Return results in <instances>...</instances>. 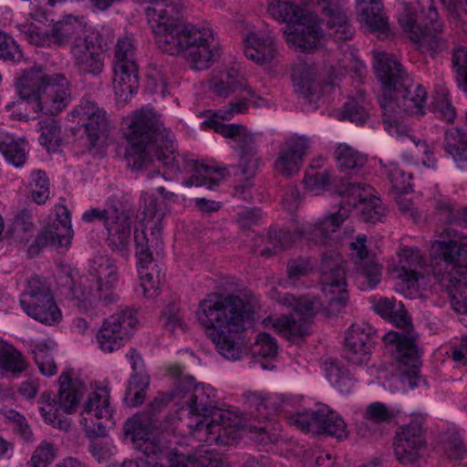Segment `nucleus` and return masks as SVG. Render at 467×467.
Instances as JSON below:
<instances>
[{
  "mask_svg": "<svg viewBox=\"0 0 467 467\" xmlns=\"http://www.w3.org/2000/svg\"><path fill=\"white\" fill-rule=\"evenodd\" d=\"M376 73L384 90L379 104L385 130L390 135H401L406 127L398 118L401 114L422 115L427 92L422 85L415 82L401 65L386 53L376 56Z\"/></svg>",
  "mask_w": 467,
  "mask_h": 467,
  "instance_id": "f257e3e1",
  "label": "nucleus"
},
{
  "mask_svg": "<svg viewBox=\"0 0 467 467\" xmlns=\"http://www.w3.org/2000/svg\"><path fill=\"white\" fill-rule=\"evenodd\" d=\"M174 397L185 399L192 416L201 417L192 435L199 441L226 445L238 438V421L229 411L217 407L216 391L211 386L195 384L192 376H182L177 381Z\"/></svg>",
  "mask_w": 467,
  "mask_h": 467,
  "instance_id": "f03ea898",
  "label": "nucleus"
},
{
  "mask_svg": "<svg viewBox=\"0 0 467 467\" xmlns=\"http://www.w3.org/2000/svg\"><path fill=\"white\" fill-rule=\"evenodd\" d=\"M126 137L129 142L126 160L132 170H146L158 161L171 172L180 171L174 135L152 109H142L133 113Z\"/></svg>",
  "mask_w": 467,
  "mask_h": 467,
  "instance_id": "7ed1b4c3",
  "label": "nucleus"
},
{
  "mask_svg": "<svg viewBox=\"0 0 467 467\" xmlns=\"http://www.w3.org/2000/svg\"><path fill=\"white\" fill-rule=\"evenodd\" d=\"M253 305L237 296L211 295L200 304L196 313L200 324L210 330L209 336L220 355L227 359H240L242 347L236 335L253 314Z\"/></svg>",
  "mask_w": 467,
  "mask_h": 467,
  "instance_id": "20e7f679",
  "label": "nucleus"
},
{
  "mask_svg": "<svg viewBox=\"0 0 467 467\" xmlns=\"http://www.w3.org/2000/svg\"><path fill=\"white\" fill-rule=\"evenodd\" d=\"M436 264L433 275L448 293L453 310L467 314V235L452 228L444 229L431 246Z\"/></svg>",
  "mask_w": 467,
  "mask_h": 467,
  "instance_id": "39448f33",
  "label": "nucleus"
},
{
  "mask_svg": "<svg viewBox=\"0 0 467 467\" xmlns=\"http://www.w3.org/2000/svg\"><path fill=\"white\" fill-rule=\"evenodd\" d=\"M125 434L130 436L138 451V462L124 461L119 467H222L220 460L209 451L184 455L171 448L167 432H149L138 419L126 421Z\"/></svg>",
  "mask_w": 467,
  "mask_h": 467,
  "instance_id": "423d86ee",
  "label": "nucleus"
},
{
  "mask_svg": "<svg viewBox=\"0 0 467 467\" xmlns=\"http://www.w3.org/2000/svg\"><path fill=\"white\" fill-rule=\"evenodd\" d=\"M16 88L20 99L6 104L8 110L16 105L22 109L32 104L36 111L54 116L62 111L69 100L68 83L62 74H31L20 78Z\"/></svg>",
  "mask_w": 467,
  "mask_h": 467,
  "instance_id": "0eeeda50",
  "label": "nucleus"
},
{
  "mask_svg": "<svg viewBox=\"0 0 467 467\" xmlns=\"http://www.w3.org/2000/svg\"><path fill=\"white\" fill-rule=\"evenodd\" d=\"M89 273L96 289L90 286L88 278L79 277L73 281L70 288V300L82 312L93 309L98 302L108 305L118 299L115 288L118 284L117 266L106 255L98 254L90 262Z\"/></svg>",
  "mask_w": 467,
  "mask_h": 467,
  "instance_id": "6e6552de",
  "label": "nucleus"
},
{
  "mask_svg": "<svg viewBox=\"0 0 467 467\" xmlns=\"http://www.w3.org/2000/svg\"><path fill=\"white\" fill-rule=\"evenodd\" d=\"M348 216V209L346 206H340L337 213L324 217L315 224H305L295 234L281 229H271L265 236L260 237L265 247L258 251V254L261 256L269 257L279 250L288 248L299 237L316 245L333 247L336 244L333 234Z\"/></svg>",
  "mask_w": 467,
  "mask_h": 467,
  "instance_id": "1a4fd4ad",
  "label": "nucleus"
},
{
  "mask_svg": "<svg viewBox=\"0 0 467 467\" xmlns=\"http://www.w3.org/2000/svg\"><path fill=\"white\" fill-rule=\"evenodd\" d=\"M267 11L273 18L288 24L285 34L289 45L303 52L317 47L323 36L319 23L312 15L304 16L293 0H267Z\"/></svg>",
  "mask_w": 467,
  "mask_h": 467,
  "instance_id": "9d476101",
  "label": "nucleus"
},
{
  "mask_svg": "<svg viewBox=\"0 0 467 467\" xmlns=\"http://www.w3.org/2000/svg\"><path fill=\"white\" fill-rule=\"evenodd\" d=\"M422 13L428 12L424 27L417 23V14L409 4L403 5V11L399 16V23L409 34L417 48L431 57L443 52L448 48V41L444 36L443 24L438 19V12L433 0H416Z\"/></svg>",
  "mask_w": 467,
  "mask_h": 467,
  "instance_id": "9b49d317",
  "label": "nucleus"
},
{
  "mask_svg": "<svg viewBox=\"0 0 467 467\" xmlns=\"http://www.w3.org/2000/svg\"><path fill=\"white\" fill-rule=\"evenodd\" d=\"M57 395L44 391L38 400L39 411L44 421L60 431H68L71 420L67 417L73 413L85 392V385L73 380L67 372H63L58 379Z\"/></svg>",
  "mask_w": 467,
  "mask_h": 467,
  "instance_id": "f8f14e48",
  "label": "nucleus"
},
{
  "mask_svg": "<svg viewBox=\"0 0 467 467\" xmlns=\"http://www.w3.org/2000/svg\"><path fill=\"white\" fill-rule=\"evenodd\" d=\"M270 296L280 305L291 307L293 312L290 317H267L263 320V325L265 327H273L289 340L306 335L311 319L319 306V301L314 297L296 298L290 294L281 295L275 289L270 292Z\"/></svg>",
  "mask_w": 467,
  "mask_h": 467,
  "instance_id": "ddd939ff",
  "label": "nucleus"
},
{
  "mask_svg": "<svg viewBox=\"0 0 467 467\" xmlns=\"http://www.w3.org/2000/svg\"><path fill=\"white\" fill-rule=\"evenodd\" d=\"M19 31L32 45L49 47H63L69 45V49L78 39H83L91 29L84 16H67L53 25L51 29L42 28L32 24H21Z\"/></svg>",
  "mask_w": 467,
  "mask_h": 467,
  "instance_id": "4468645a",
  "label": "nucleus"
},
{
  "mask_svg": "<svg viewBox=\"0 0 467 467\" xmlns=\"http://www.w3.org/2000/svg\"><path fill=\"white\" fill-rule=\"evenodd\" d=\"M402 332L389 331L383 336L389 351L398 362L400 372L415 374L418 363L416 336L411 329V320L400 303V310L395 309L393 316L388 318Z\"/></svg>",
  "mask_w": 467,
  "mask_h": 467,
  "instance_id": "2eb2a0df",
  "label": "nucleus"
},
{
  "mask_svg": "<svg viewBox=\"0 0 467 467\" xmlns=\"http://www.w3.org/2000/svg\"><path fill=\"white\" fill-rule=\"evenodd\" d=\"M20 306L27 316L45 325L54 326L62 320L50 284L39 275L27 280L20 296Z\"/></svg>",
  "mask_w": 467,
  "mask_h": 467,
  "instance_id": "dca6fc26",
  "label": "nucleus"
},
{
  "mask_svg": "<svg viewBox=\"0 0 467 467\" xmlns=\"http://www.w3.org/2000/svg\"><path fill=\"white\" fill-rule=\"evenodd\" d=\"M202 125L225 138L234 140L241 150L239 166L244 178V182L238 185L236 191L243 193L244 190L251 188L260 162L253 134L244 125L224 124L213 119L204 120Z\"/></svg>",
  "mask_w": 467,
  "mask_h": 467,
  "instance_id": "f3484780",
  "label": "nucleus"
},
{
  "mask_svg": "<svg viewBox=\"0 0 467 467\" xmlns=\"http://www.w3.org/2000/svg\"><path fill=\"white\" fill-rule=\"evenodd\" d=\"M113 72L115 96L126 102L139 88L136 46L130 36L119 37L115 45Z\"/></svg>",
  "mask_w": 467,
  "mask_h": 467,
  "instance_id": "a211bd4d",
  "label": "nucleus"
},
{
  "mask_svg": "<svg viewBox=\"0 0 467 467\" xmlns=\"http://www.w3.org/2000/svg\"><path fill=\"white\" fill-rule=\"evenodd\" d=\"M320 285L331 312H339L348 301L345 262L336 250L322 255Z\"/></svg>",
  "mask_w": 467,
  "mask_h": 467,
  "instance_id": "6ab92c4d",
  "label": "nucleus"
},
{
  "mask_svg": "<svg viewBox=\"0 0 467 467\" xmlns=\"http://www.w3.org/2000/svg\"><path fill=\"white\" fill-rule=\"evenodd\" d=\"M72 65L81 77L99 78L105 69L104 43L98 29H91L70 48Z\"/></svg>",
  "mask_w": 467,
  "mask_h": 467,
  "instance_id": "aec40b11",
  "label": "nucleus"
},
{
  "mask_svg": "<svg viewBox=\"0 0 467 467\" xmlns=\"http://www.w3.org/2000/svg\"><path fill=\"white\" fill-rule=\"evenodd\" d=\"M112 409L107 389H99L89 394L83 405L80 423L88 436H104L107 429L114 425Z\"/></svg>",
  "mask_w": 467,
  "mask_h": 467,
  "instance_id": "412c9836",
  "label": "nucleus"
},
{
  "mask_svg": "<svg viewBox=\"0 0 467 467\" xmlns=\"http://www.w3.org/2000/svg\"><path fill=\"white\" fill-rule=\"evenodd\" d=\"M137 323L136 316L130 309H122L111 315L97 334L99 348L107 353L119 349L130 338Z\"/></svg>",
  "mask_w": 467,
  "mask_h": 467,
  "instance_id": "4be33fe9",
  "label": "nucleus"
},
{
  "mask_svg": "<svg viewBox=\"0 0 467 467\" xmlns=\"http://www.w3.org/2000/svg\"><path fill=\"white\" fill-rule=\"evenodd\" d=\"M423 425L424 418L418 416L397 430L393 447L400 462L413 463L420 458V451L427 443Z\"/></svg>",
  "mask_w": 467,
  "mask_h": 467,
  "instance_id": "5701e85b",
  "label": "nucleus"
},
{
  "mask_svg": "<svg viewBox=\"0 0 467 467\" xmlns=\"http://www.w3.org/2000/svg\"><path fill=\"white\" fill-rule=\"evenodd\" d=\"M373 189L362 182H348L341 194L347 198V204L359 206V219L375 223L381 222L386 215V208L381 201L372 193Z\"/></svg>",
  "mask_w": 467,
  "mask_h": 467,
  "instance_id": "b1692460",
  "label": "nucleus"
},
{
  "mask_svg": "<svg viewBox=\"0 0 467 467\" xmlns=\"http://www.w3.org/2000/svg\"><path fill=\"white\" fill-rule=\"evenodd\" d=\"M367 236L358 234L349 244L350 255L354 260L361 289H373L381 280V266L367 249Z\"/></svg>",
  "mask_w": 467,
  "mask_h": 467,
  "instance_id": "393cba45",
  "label": "nucleus"
},
{
  "mask_svg": "<svg viewBox=\"0 0 467 467\" xmlns=\"http://www.w3.org/2000/svg\"><path fill=\"white\" fill-rule=\"evenodd\" d=\"M376 330L368 323L353 324L346 332L344 357L353 364H362L369 358Z\"/></svg>",
  "mask_w": 467,
  "mask_h": 467,
  "instance_id": "a878e982",
  "label": "nucleus"
},
{
  "mask_svg": "<svg viewBox=\"0 0 467 467\" xmlns=\"http://www.w3.org/2000/svg\"><path fill=\"white\" fill-rule=\"evenodd\" d=\"M72 116L78 118V123L84 126L88 139L92 147L97 141L107 136L108 119L106 111L94 101L84 99L72 110Z\"/></svg>",
  "mask_w": 467,
  "mask_h": 467,
  "instance_id": "bb28decb",
  "label": "nucleus"
},
{
  "mask_svg": "<svg viewBox=\"0 0 467 467\" xmlns=\"http://www.w3.org/2000/svg\"><path fill=\"white\" fill-rule=\"evenodd\" d=\"M309 147L310 140L306 137H292L286 140L280 146L274 162L275 171L286 178L298 173Z\"/></svg>",
  "mask_w": 467,
  "mask_h": 467,
  "instance_id": "cd10ccee",
  "label": "nucleus"
},
{
  "mask_svg": "<svg viewBox=\"0 0 467 467\" xmlns=\"http://www.w3.org/2000/svg\"><path fill=\"white\" fill-rule=\"evenodd\" d=\"M56 214L54 222L36 238L37 246L67 247L70 244L73 230L69 211L66 206L58 205L56 207Z\"/></svg>",
  "mask_w": 467,
  "mask_h": 467,
  "instance_id": "c85d7f7f",
  "label": "nucleus"
},
{
  "mask_svg": "<svg viewBox=\"0 0 467 467\" xmlns=\"http://www.w3.org/2000/svg\"><path fill=\"white\" fill-rule=\"evenodd\" d=\"M327 17V35L335 41H347L353 37L354 27L350 25L344 9V0H317Z\"/></svg>",
  "mask_w": 467,
  "mask_h": 467,
  "instance_id": "c756f323",
  "label": "nucleus"
},
{
  "mask_svg": "<svg viewBox=\"0 0 467 467\" xmlns=\"http://www.w3.org/2000/svg\"><path fill=\"white\" fill-rule=\"evenodd\" d=\"M105 228L108 232V245L113 250L124 254L131 238V218L122 210L111 209Z\"/></svg>",
  "mask_w": 467,
  "mask_h": 467,
  "instance_id": "7c9ffc66",
  "label": "nucleus"
},
{
  "mask_svg": "<svg viewBox=\"0 0 467 467\" xmlns=\"http://www.w3.org/2000/svg\"><path fill=\"white\" fill-rule=\"evenodd\" d=\"M185 169L192 172L191 177L182 182L186 187L204 186L213 190L227 174L226 168L204 164L194 160L186 161Z\"/></svg>",
  "mask_w": 467,
  "mask_h": 467,
  "instance_id": "2f4dec72",
  "label": "nucleus"
},
{
  "mask_svg": "<svg viewBox=\"0 0 467 467\" xmlns=\"http://www.w3.org/2000/svg\"><path fill=\"white\" fill-rule=\"evenodd\" d=\"M244 53L248 59L263 65L275 58L277 49L270 35L252 32L244 39Z\"/></svg>",
  "mask_w": 467,
  "mask_h": 467,
  "instance_id": "473e14b6",
  "label": "nucleus"
},
{
  "mask_svg": "<svg viewBox=\"0 0 467 467\" xmlns=\"http://www.w3.org/2000/svg\"><path fill=\"white\" fill-rule=\"evenodd\" d=\"M398 256L397 276L408 288L413 287L419 280L417 268L423 265V257L417 247H403L398 253Z\"/></svg>",
  "mask_w": 467,
  "mask_h": 467,
  "instance_id": "72a5a7b5",
  "label": "nucleus"
},
{
  "mask_svg": "<svg viewBox=\"0 0 467 467\" xmlns=\"http://www.w3.org/2000/svg\"><path fill=\"white\" fill-rule=\"evenodd\" d=\"M317 431L318 434H327L342 441L348 438V431L343 418L327 406L317 409Z\"/></svg>",
  "mask_w": 467,
  "mask_h": 467,
  "instance_id": "f704fd0d",
  "label": "nucleus"
},
{
  "mask_svg": "<svg viewBox=\"0 0 467 467\" xmlns=\"http://www.w3.org/2000/svg\"><path fill=\"white\" fill-rule=\"evenodd\" d=\"M406 131L407 129L401 135H397L398 137H404L403 140L408 146L407 152L402 154L403 159L409 162H421L424 167L436 170L438 161L434 157L431 147L425 140L407 135Z\"/></svg>",
  "mask_w": 467,
  "mask_h": 467,
  "instance_id": "c9c22d12",
  "label": "nucleus"
},
{
  "mask_svg": "<svg viewBox=\"0 0 467 467\" xmlns=\"http://www.w3.org/2000/svg\"><path fill=\"white\" fill-rule=\"evenodd\" d=\"M238 90H245L249 97H254V91L247 87L246 80L238 68L232 67L220 71L218 79L213 84V92L226 98Z\"/></svg>",
  "mask_w": 467,
  "mask_h": 467,
  "instance_id": "e433bc0d",
  "label": "nucleus"
},
{
  "mask_svg": "<svg viewBox=\"0 0 467 467\" xmlns=\"http://www.w3.org/2000/svg\"><path fill=\"white\" fill-rule=\"evenodd\" d=\"M245 401L250 409H254L257 412L256 417L268 420L271 415L285 410L287 402L283 395L272 394L264 396L255 392H249L245 394Z\"/></svg>",
  "mask_w": 467,
  "mask_h": 467,
  "instance_id": "4c0bfd02",
  "label": "nucleus"
},
{
  "mask_svg": "<svg viewBox=\"0 0 467 467\" xmlns=\"http://www.w3.org/2000/svg\"><path fill=\"white\" fill-rule=\"evenodd\" d=\"M443 149L461 170L467 169V133L458 128L445 131Z\"/></svg>",
  "mask_w": 467,
  "mask_h": 467,
  "instance_id": "58836bf2",
  "label": "nucleus"
},
{
  "mask_svg": "<svg viewBox=\"0 0 467 467\" xmlns=\"http://www.w3.org/2000/svg\"><path fill=\"white\" fill-rule=\"evenodd\" d=\"M143 203V218L141 220L144 222L146 230L150 231L152 241L155 240L158 245L163 228L164 210L162 205L151 196L144 197Z\"/></svg>",
  "mask_w": 467,
  "mask_h": 467,
  "instance_id": "ea45409f",
  "label": "nucleus"
},
{
  "mask_svg": "<svg viewBox=\"0 0 467 467\" xmlns=\"http://www.w3.org/2000/svg\"><path fill=\"white\" fill-rule=\"evenodd\" d=\"M393 417L392 412L381 402H373L368 405L364 413V419L358 427L361 436L370 435L375 425L387 422Z\"/></svg>",
  "mask_w": 467,
  "mask_h": 467,
  "instance_id": "a19ab883",
  "label": "nucleus"
},
{
  "mask_svg": "<svg viewBox=\"0 0 467 467\" xmlns=\"http://www.w3.org/2000/svg\"><path fill=\"white\" fill-rule=\"evenodd\" d=\"M26 143L10 134L0 136V152L15 167H21L26 160Z\"/></svg>",
  "mask_w": 467,
  "mask_h": 467,
  "instance_id": "79ce46f5",
  "label": "nucleus"
},
{
  "mask_svg": "<svg viewBox=\"0 0 467 467\" xmlns=\"http://www.w3.org/2000/svg\"><path fill=\"white\" fill-rule=\"evenodd\" d=\"M361 22L372 31H384L388 28L387 17L383 15V5L380 0H360Z\"/></svg>",
  "mask_w": 467,
  "mask_h": 467,
  "instance_id": "37998d69",
  "label": "nucleus"
},
{
  "mask_svg": "<svg viewBox=\"0 0 467 467\" xmlns=\"http://www.w3.org/2000/svg\"><path fill=\"white\" fill-rule=\"evenodd\" d=\"M26 368V360L21 352L13 346L0 340V370L18 374Z\"/></svg>",
  "mask_w": 467,
  "mask_h": 467,
  "instance_id": "c03bdc74",
  "label": "nucleus"
},
{
  "mask_svg": "<svg viewBox=\"0 0 467 467\" xmlns=\"http://www.w3.org/2000/svg\"><path fill=\"white\" fill-rule=\"evenodd\" d=\"M369 102L362 91H358L357 98L348 99L343 108V119H348L356 124H364L369 117Z\"/></svg>",
  "mask_w": 467,
  "mask_h": 467,
  "instance_id": "a18cd8bd",
  "label": "nucleus"
},
{
  "mask_svg": "<svg viewBox=\"0 0 467 467\" xmlns=\"http://www.w3.org/2000/svg\"><path fill=\"white\" fill-rule=\"evenodd\" d=\"M316 77L317 69L313 65L303 61L298 62L292 72L295 89L303 95H307L311 92Z\"/></svg>",
  "mask_w": 467,
  "mask_h": 467,
  "instance_id": "49530a36",
  "label": "nucleus"
},
{
  "mask_svg": "<svg viewBox=\"0 0 467 467\" xmlns=\"http://www.w3.org/2000/svg\"><path fill=\"white\" fill-rule=\"evenodd\" d=\"M55 347L56 343L54 341L44 340L36 343L32 350L36 363L45 376L50 377L57 373V365L50 355Z\"/></svg>",
  "mask_w": 467,
  "mask_h": 467,
  "instance_id": "de8ad7c7",
  "label": "nucleus"
},
{
  "mask_svg": "<svg viewBox=\"0 0 467 467\" xmlns=\"http://www.w3.org/2000/svg\"><path fill=\"white\" fill-rule=\"evenodd\" d=\"M336 158L341 171L360 168L367 161L363 154L348 144H340L337 148Z\"/></svg>",
  "mask_w": 467,
  "mask_h": 467,
  "instance_id": "09e8293b",
  "label": "nucleus"
},
{
  "mask_svg": "<svg viewBox=\"0 0 467 467\" xmlns=\"http://www.w3.org/2000/svg\"><path fill=\"white\" fill-rule=\"evenodd\" d=\"M148 386V378L140 373L132 374L126 389L125 400L127 404L130 407H138L142 404L146 397Z\"/></svg>",
  "mask_w": 467,
  "mask_h": 467,
  "instance_id": "8fccbe9b",
  "label": "nucleus"
},
{
  "mask_svg": "<svg viewBox=\"0 0 467 467\" xmlns=\"http://www.w3.org/2000/svg\"><path fill=\"white\" fill-rule=\"evenodd\" d=\"M39 125V142L48 150L60 145V127L54 118L48 117L38 122Z\"/></svg>",
  "mask_w": 467,
  "mask_h": 467,
  "instance_id": "3c124183",
  "label": "nucleus"
},
{
  "mask_svg": "<svg viewBox=\"0 0 467 467\" xmlns=\"http://www.w3.org/2000/svg\"><path fill=\"white\" fill-rule=\"evenodd\" d=\"M58 446L49 441H42L35 449L30 463L34 467H47L58 455Z\"/></svg>",
  "mask_w": 467,
  "mask_h": 467,
  "instance_id": "603ef678",
  "label": "nucleus"
},
{
  "mask_svg": "<svg viewBox=\"0 0 467 467\" xmlns=\"http://www.w3.org/2000/svg\"><path fill=\"white\" fill-rule=\"evenodd\" d=\"M30 192L33 201L43 204L49 197V181L44 171L37 170L31 174Z\"/></svg>",
  "mask_w": 467,
  "mask_h": 467,
  "instance_id": "864d4df0",
  "label": "nucleus"
},
{
  "mask_svg": "<svg viewBox=\"0 0 467 467\" xmlns=\"http://www.w3.org/2000/svg\"><path fill=\"white\" fill-rule=\"evenodd\" d=\"M138 273L143 296L150 298L155 297L159 293L161 285L160 267H151L150 270H144L142 267Z\"/></svg>",
  "mask_w": 467,
  "mask_h": 467,
  "instance_id": "5fc2aeb1",
  "label": "nucleus"
},
{
  "mask_svg": "<svg viewBox=\"0 0 467 467\" xmlns=\"http://www.w3.org/2000/svg\"><path fill=\"white\" fill-rule=\"evenodd\" d=\"M33 222L27 212H22L14 219L11 228L12 237L18 242L27 241V236L33 232Z\"/></svg>",
  "mask_w": 467,
  "mask_h": 467,
  "instance_id": "6e6d98bb",
  "label": "nucleus"
},
{
  "mask_svg": "<svg viewBox=\"0 0 467 467\" xmlns=\"http://www.w3.org/2000/svg\"><path fill=\"white\" fill-rule=\"evenodd\" d=\"M443 450L445 454L453 460H461L467 455V448L457 432L447 434L443 441Z\"/></svg>",
  "mask_w": 467,
  "mask_h": 467,
  "instance_id": "4d7b16f0",
  "label": "nucleus"
},
{
  "mask_svg": "<svg viewBox=\"0 0 467 467\" xmlns=\"http://www.w3.org/2000/svg\"><path fill=\"white\" fill-rule=\"evenodd\" d=\"M327 378L329 382L337 388L341 392H348V389L344 388H349L350 378L348 370L343 367H340L337 363H330L327 368Z\"/></svg>",
  "mask_w": 467,
  "mask_h": 467,
  "instance_id": "13d9d810",
  "label": "nucleus"
},
{
  "mask_svg": "<svg viewBox=\"0 0 467 467\" xmlns=\"http://www.w3.org/2000/svg\"><path fill=\"white\" fill-rule=\"evenodd\" d=\"M275 339L266 333H260L252 347L254 355L263 358H272L277 353Z\"/></svg>",
  "mask_w": 467,
  "mask_h": 467,
  "instance_id": "bf43d9fd",
  "label": "nucleus"
},
{
  "mask_svg": "<svg viewBox=\"0 0 467 467\" xmlns=\"http://www.w3.org/2000/svg\"><path fill=\"white\" fill-rule=\"evenodd\" d=\"M22 57V52L15 40L0 30V59L18 62Z\"/></svg>",
  "mask_w": 467,
  "mask_h": 467,
  "instance_id": "052dcab7",
  "label": "nucleus"
},
{
  "mask_svg": "<svg viewBox=\"0 0 467 467\" xmlns=\"http://www.w3.org/2000/svg\"><path fill=\"white\" fill-rule=\"evenodd\" d=\"M161 323L162 327L171 333H175L178 329H183L182 318L175 304L169 305L163 310Z\"/></svg>",
  "mask_w": 467,
  "mask_h": 467,
  "instance_id": "680f3d73",
  "label": "nucleus"
},
{
  "mask_svg": "<svg viewBox=\"0 0 467 467\" xmlns=\"http://www.w3.org/2000/svg\"><path fill=\"white\" fill-rule=\"evenodd\" d=\"M317 410L297 412L291 416V424L296 426L306 433H316L317 421Z\"/></svg>",
  "mask_w": 467,
  "mask_h": 467,
  "instance_id": "e2e57ef3",
  "label": "nucleus"
},
{
  "mask_svg": "<svg viewBox=\"0 0 467 467\" xmlns=\"http://www.w3.org/2000/svg\"><path fill=\"white\" fill-rule=\"evenodd\" d=\"M435 115L447 123H451L456 117V111L446 93L440 94L433 102Z\"/></svg>",
  "mask_w": 467,
  "mask_h": 467,
  "instance_id": "0e129e2a",
  "label": "nucleus"
},
{
  "mask_svg": "<svg viewBox=\"0 0 467 467\" xmlns=\"http://www.w3.org/2000/svg\"><path fill=\"white\" fill-rule=\"evenodd\" d=\"M452 64L459 86L467 92V50L456 49L452 55Z\"/></svg>",
  "mask_w": 467,
  "mask_h": 467,
  "instance_id": "69168bd1",
  "label": "nucleus"
},
{
  "mask_svg": "<svg viewBox=\"0 0 467 467\" xmlns=\"http://www.w3.org/2000/svg\"><path fill=\"white\" fill-rule=\"evenodd\" d=\"M313 269V265L308 258L297 257L289 260L287 264L288 279L295 284L302 276L308 275Z\"/></svg>",
  "mask_w": 467,
  "mask_h": 467,
  "instance_id": "338daca9",
  "label": "nucleus"
},
{
  "mask_svg": "<svg viewBox=\"0 0 467 467\" xmlns=\"http://www.w3.org/2000/svg\"><path fill=\"white\" fill-rule=\"evenodd\" d=\"M387 172L393 188L398 192H407L410 187L412 174L406 173L397 164H391Z\"/></svg>",
  "mask_w": 467,
  "mask_h": 467,
  "instance_id": "774afa93",
  "label": "nucleus"
}]
</instances>
